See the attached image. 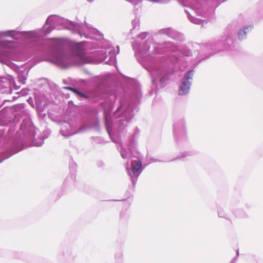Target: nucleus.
Returning <instances> with one entry per match:
<instances>
[{
    "label": "nucleus",
    "instance_id": "obj_16",
    "mask_svg": "<svg viewBox=\"0 0 263 263\" xmlns=\"http://www.w3.org/2000/svg\"><path fill=\"white\" fill-rule=\"evenodd\" d=\"M122 254L121 253H120V254H119V256H118V257H119V258H122Z\"/></svg>",
    "mask_w": 263,
    "mask_h": 263
},
{
    "label": "nucleus",
    "instance_id": "obj_8",
    "mask_svg": "<svg viewBox=\"0 0 263 263\" xmlns=\"http://www.w3.org/2000/svg\"><path fill=\"white\" fill-rule=\"evenodd\" d=\"M185 12L187 13L188 18L192 23H194L195 24L201 25L202 26H203L204 23H206V22L203 20L195 18L194 16H192L191 13L188 11V10H185Z\"/></svg>",
    "mask_w": 263,
    "mask_h": 263
},
{
    "label": "nucleus",
    "instance_id": "obj_18",
    "mask_svg": "<svg viewBox=\"0 0 263 263\" xmlns=\"http://www.w3.org/2000/svg\"><path fill=\"white\" fill-rule=\"evenodd\" d=\"M238 255H239V251H238V250H237V254H236L237 256H238Z\"/></svg>",
    "mask_w": 263,
    "mask_h": 263
},
{
    "label": "nucleus",
    "instance_id": "obj_3",
    "mask_svg": "<svg viewBox=\"0 0 263 263\" xmlns=\"http://www.w3.org/2000/svg\"><path fill=\"white\" fill-rule=\"evenodd\" d=\"M83 36L88 41L83 40V64L85 63H100L104 62L109 65L116 64V53L114 49H111L108 54L106 50L111 48L110 43L103 39V34L92 25L83 23Z\"/></svg>",
    "mask_w": 263,
    "mask_h": 263
},
{
    "label": "nucleus",
    "instance_id": "obj_2",
    "mask_svg": "<svg viewBox=\"0 0 263 263\" xmlns=\"http://www.w3.org/2000/svg\"><path fill=\"white\" fill-rule=\"evenodd\" d=\"M164 46L170 48L172 52L178 51L185 57H190L192 54L190 50L185 46H178L171 42L159 44L155 43L152 38L148 39L142 43L136 41L132 44L137 61L150 73L153 83L156 84L159 82L162 87L165 85L169 79L170 73L161 64V59L156 54H161Z\"/></svg>",
    "mask_w": 263,
    "mask_h": 263
},
{
    "label": "nucleus",
    "instance_id": "obj_14",
    "mask_svg": "<svg viewBox=\"0 0 263 263\" xmlns=\"http://www.w3.org/2000/svg\"><path fill=\"white\" fill-rule=\"evenodd\" d=\"M241 213H235L236 216L240 218H243L247 216L246 214L243 212V211H240Z\"/></svg>",
    "mask_w": 263,
    "mask_h": 263
},
{
    "label": "nucleus",
    "instance_id": "obj_9",
    "mask_svg": "<svg viewBox=\"0 0 263 263\" xmlns=\"http://www.w3.org/2000/svg\"><path fill=\"white\" fill-rule=\"evenodd\" d=\"M132 26L133 28L130 30V32L132 33H133V31L137 29L138 30L140 27V21L138 18H135L132 21Z\"/></svg>",
    "mask_w": 263,
    "mask_h": 263
},
{
    "label": "nucleus",
    "instance_id": "obj_12",
    "mask_svg": "<svg viewBox=\"0 0 263 263\" xmlns=\"http://www.w3.org/2000/svg\"><path fill=\"white\" fill-rule=\"evenodd\" d=\"M218 214L219 217H223V218H227L226 214L224 213L223 211L221 209L218 210Z\"/></svg>",
    "mask_w": 263,
    "mask_h": 263
},
{
    "label": "nucleus",
    "instance_id": "obj_20",
    "mask_svg": "<svg viewBox=\"0 0 263 263\" xmlns=\"http://www.w3.org/2000/svg\"><path fill=\"white\" fill-rule=\"evenodd\" d=\"M83 84L85 83V81L84 80H83Z\"/></svg>",
    "mask_w": 263,
    "mask_h": 263
},
{
    "label": "nucleus",
    "instance_id": "obj_15",
    "mask_svg": "<svg viewBox=\"0 0 263 263\" xmlns=\"http://www.w3.org/2000/svg\"><path fill=\"white\" fill-rule=\"evenodd\" d=\"M82 46V44L81 43H79L78 45V48L79 49V48H81Z\"/></svg>",
    "mask_w": 263,
    "mask_h": 263
},
{
    "label": "nucleus",
    "instance_id": "obj_21",
    "mask_svg": "<svg viewBox=\"0 0 263 263\" xmlns=\"http://www.w3.org/2000/svg\"><path fill=\"white\" fill-rule=\"evenodd\" d=\"M83 73L86 72L85 70H84V69L83 70Z\"/></svg>",
    "mask_w": 263,
    "mask_h": 263
},
{
    "label": "nucleus",
    "instance_id": "obj_4",
    "mask_svg": "<svg viewBox=\"0 0 263 263\" xmlns=\"http://www.w3.org/2000/svg\"><path fill=\"white\" fill-rule=\"evenodd\" d=\"M236 42V31L234 29L228 27L226 28L221 40H212L206 44L194 43L193 47L197 51L199 50L197 57L198 63L187 71L181 79L178 90L180 96L187 95L190 90L194 74L193 69L202 60L210 57L215 52L224 50L231 49Z\"/></svg>",
    "mask_w": 263,
    "mask_h": 263
},
{
    "label": "nucleus",
    "instance_id": "obj_6",
    "mask_svg": "<svg viewBox=\"0 0 263 263\" xmlns=\"http://www.w3.org/2000/svg\"><path fill=\"white\" fill-rule=\"evenodd\" d=\"M159 33L160 34L166 35L167 36L174 39L176 40L182 41L183 36L182 33H180L172 28H167L160 29L159 31Z\"/></svg>",
    "mask_w": 263,
    "mask_h": 263
},
{
    "label": "nucleus",
    "instance_id": "obj_17",
    "mask_svg": "<svg viewBox=\"0 0 263 263\" xmlns=\"http://www.w3.org/2000/svg\"><path fill=\"white\" fill-rule=\"evenodd\" d=\"M87 1H88V2L89 3H91L94 0H86Z\"/></svg>",
    "mask_w": 263,
    "mask_h": 263
},
{
    "label": "nucleus",
    "instance_id": "obj_1",
    "mask_svg": "<svg viewBox=\"0 0 263 263\" xmlns=\"http://www.w3.org/2000/svg\"><path fill=\"white\" fill-rule=\"evenodd\" d=\"M135 98L134 103L127 102L125 98H120L117 109L111 115L112 109L118 98L114 91L103 93L102 89L98 87L95 90L89 92L88 95L83 93V98H88L91 101L98 102L104 109L106 130L112 141L119 144L117 148L121 156L124 159H127L126 167L128 175L130 177L133 186H135L142 170V162L139 158L134 155L133 151L135 149L136 139L139 131L137 129L127 143V149L121 143L120 139L116 134L123 130L128 123L133 118V111L137 109L138 103L141 98L142 93L139 88H136L133 92Z\"/></svg>",
    "mask_w": 263,
    "mask_h": 263
},
{
    "label": "nucleus",
    "instance_id": "obj_11",
    "mask_svg": "<svg viewBox=\"0 0 263 263\" xmlns=\"http://www.w3.org/2000/svg\"><path fill=\"white\" fill-rule=\"evenodd\" d=\"M65 88L66 89L71 90V91H73V92L78 94L80 96L82 97V92L78 91V90H77L75 88H73L71 87H65Z\"/></svg>",
    "mask_w": 263,
    "mask_h": 263
},
{
    "label": "nucleus",
    "instance_id": "obj_19",
    "mask_svg": "<svg viewBox=\"0 0 263 263\" xmlns=\"http://www.w3.org/2000/svg\"><path fill=\"white\" fill-rule=\"evenodd\" d=\"M235 258H234L232 260V262H234L235 261Z\"/></svg>",
    "mask_w": 263,
    "mask_h": 263
},
{
    "label": "nucleus",
    "instance_id": "obj_13",
    "mask_svg": "<svg viewBox=\"0 0 263 263\" xmlns=\"http://www.w3.org/2000/svg\"><path fill=\"white\" fill-rule=\"evenodd\" d=\"M147 34L146 32H142L138 35V38L143 40L146 38Z\"/></svg>",
    "mask_w": 263,
    "mask_h": 263
},
{
    "label": "nucleus",
    "instance_id": "obj_10",
    "mask_svg": "<svg viewBox=\"0 0 263 263\" xmlns=\"http://www.w3.org/2000/svg\"><path fill=\"white\" fill-rule=\"evenodd\" d=\"M192 154L191 152H184L181 153L176 158L172 159L171 161H175L178 159H183L184 158L191 156Z\"/></svg>",
    "mask_w": 263,
    "mask_h": 263
},
{
    "label": "nucleus",
    "instance_id": "obj_5",
    "mask_svg": "<svg viewBox=\"0 0 263 263\" xmlns=\"http://www.w3.org/2000/svg\"><path fill=\"white\" fill-rule=\"evenodd\" d=\"M173 131L175 141L178 146H182L187 143V129L184 118L175 120Z\"/></svg>",
    "mask_w": 263,
    "mask_h": 263
},
{
    "label": "nucleus",
    "instance_id": "obj_7",
    "mask_svg": "<svg viewBox=\"0 0 263 263\" xmlns=\"http://www.w3.org/2000/svg\"><path fill=\"white\" fill-rule=\"evenodd\" d=\"M252 29L251 26H245L243 29L238 32V38L239 40H242L246 37L247 32Z\"/></svg>",
    "mask_w": 263,
    "mask_h": 263
}]
</instances>
